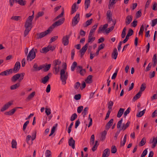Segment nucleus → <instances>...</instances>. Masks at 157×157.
<instances>
[{"label":"nucleus","mask_w":157,"mask_h":157,"mask_svg":"<svg viewBox=\"0 0 157 157\" xmlns=\"http://www.w3.org/2000/svg\"><path fill=\"white\" fill-rule=\"evenodd\" d=\"M146 88V84L144 83L141 85L139 92H140V93H142V92L144 91Z\"/></svg>","instance_id":"38"},{"label":"nucleus","mask_w":157,"mask_h":157,"mask_svg":"<svg viewBox=\"0 0 157 157\" xmlns=\"http://www.w3.org/2000/svg\"><path fill=\"white\" fill-rule=\"evenodd\" d=\"M83 106H79L77 108V112L78 113H80L83 109Z\"/></svg>","instance_id":"62"},{"label":"nucleus","mask_w":157,"mask_h":157,"mask_svg":"<svg viewBox=\"0 0 157 157\" xmlns=\"http://www.w3.org/2000/svg\"><path fill=\"white\" fill-rule=\"evenodd\" d=\"M113 102L111 101H110L109 102L108 108L110 109H111L112 108V106H113Z\"/></svg>","instance_id":"56"},{"label":"nucleus","mask_w":157,"mask_h":157,"mask_svg":"<svg viewBox=\"0 0 157 157\" xmlns=\"http://www.w3.org/2000/svg\"><path fill=\"white\" fill-rule=\"evenodd\" d=\"M66 68L67 65H65L63 68L61 70L60 72V78L63 85L66 84L68 76L67 72L66 71Z\"/></svg>","instance_id":"2"},{"label":"nucleus","mask_w":157,"mask_h":157,"mask_svg":"<svg viewBox=\"0 0 157 157\" xmlns=\"http://www.w3.org/2000/svg\"><path fill=\"white\" fill-rule=\"evenodd\" d=\"M29 123V121H27L24 124L23 128V131H25V130L27 126Z\"/></svg>","instance_id":"55"},{"label":"nucleus","mask_w":157,"mask_h":157,"mask_svg":"<svg viewBox=\"0 0 157 157\" xmlns=\"http://www.w3.org/2000/svg\"><path fill=\"white\" fill-rule=\"evenodd\" d=\"M142 94L140 92H139L133 98V100L134 101L136 100L137 99L139 98L141 96V95Z\"/></svg>","instance_id":"36"},{"label":"nucleus","mask_w":157,"mask_h":157,"mask_svg":"<svg viewBox=\"0 0 157 157\" xmlns=\"http://www.w3.org/2000/svg\"><path fill=\"white\" fill-rule=\"evenodd\" d=\"M113 26H112L110 27L109 28L105 30V32L106 33H109L114 29V26L116 23V21H113Z\"/></svg>","instance_id":"14"},{"label":"nucleus","mask_w":157,"mask_h":157,"mask_svg":"<svg viewBox=\"0 0 157 157\" xmlns=\"http://www.w3.org/2000/svg\"><path fill=\"white\" fill-rule=\"evenodd\" d=\"M12 147L13 148H16L17 143L16 141L14 140H13L11 142Z\"/></svg>","instance_id":"39"},{"label":"nucleus","mask_w":157,"mask_h":157,"mask_svg":"<svg viewBox=\"0 0 157 157\" xmlns=\"http://www.w3.org/2000/svg\"><path fill=\"white\" fill-rule=\"evenodd\" d=\"M61 63V62L59 59H55L53 62L52 66H60Z\"/></svg>","instance_id":"29"},{"label":"nucleus","mask_w":157,"mask_h":157,"mask_svg":"<svg viewBox=\"0 0 157 157\" xmlns=\"http://www.w3.org/2000/svg\"><path fill=\"white\" fill-rule=\"evenodd\" d=\"M124 110V109L123 108H120L117 114V117L119 118L121 117L122 115Z\"/></svg>","instance_id":"33"},{"label":"nucleus","mask_w":157,"mask_h":157,"mask_svg":"<svg viewBox=\"0 0 157 157\" xmlns=\"http://www.w3.org/2000/svg\"><path fill=\"white\" fill-rule=\"evenodd\" d=\"M21 18V17L20 16H13L11 18V19L16 21H17L20 20Z\"/></svg>","instance_id":"42"},{"label":"nucleus","mask_w":157,"mask_h":157,"mask_svg":"<svg viewBox=\"0 0 157 157\" xmlns=\"http://www.w3.org/2000/svg\"><path fill=\"white\" fill-rule=\"evenodd\" d=\"M36 49L32 48L30 51L27 57V60L30 61L32 60L36 57V52H37Z\"/></svg>","instance_id":"3"},{"label":"nucleus","mask_w":157,"mask_h":157,"mask_svg":"<svg viewBox=\"0 0 157 157\" xmlns=\"http://www.w3.org/2000/svg\"><path fill=\"white\" fill-rule=\"evenodd\" d=\"M146 109H144L142 111H140L138 113H137L136 116L138 117H142L145 113Z\"/></svg>","instance_id":"45"},{"label":"nucleus","mask_w":157,"mask_h":157,"mask_svg":"<svg viewBox=\"0 0 157 157\" xmlns=\"http://www.w3.org/2000/svg\"><path fill=\"white\" fill-rule=\"evenodd\" d=\"M90 2V0H85L84 5L85 10H87L89 7Z\"/></svg>","instance_id":"27"},{"label":"nucleus","mask_w":157,"mask_h":157,"mask_svg":"<svg viewBox=\"0 0 157 157\" xmlns=\"http://www.w3.org/2000/svg\"><path fill=\"white\" fill-rule=\"evenodd\" d=\"M144 30V25H142L140 28V31L139 32V35H142L143 34V31Z\"/></svg>","instance_id":"51"},{"label":"nucleus","mask_w":157,"mask_h":157,"mask_svg":"<svg viewBox=\"0 0 157 157\" xmlns=\"http://www.w3.org/2000/svg\"><path fill=\"white\" fill-rule=\"evenodd\" d=\"M132 20V17L131 15H129L126 17L125 19V24L128 25L130 24Z\"/></svg>","instance_id":"10"},{"label":"nucleus","mask_w":157,"mask_h":157,"mask_svg":"<svg viewBox=\"0 0 157 157\" xmlns=\"http://www.w3.org/2000/svg\"><path fill=\"white\" fill-rule=\"evenodd\" d=\"M116 0H110L109 4L108 5V8L109 9H112L113 6L116 3Z\"/></svg>","instance_id":"25"},{"label":"nucleus","mask_w":157,"mask_h":157,"mask_svg":"<svg viewBox=\"0 0 157 157\" xmlns=\"http://www.w3.org/2000/svg\"><path fill=\"white\" fill-rule=\"evenodd\" d=\"M9 72L7 70L4 71L0 73V75L4 76H7L9 75Z\"/></svg>","instance_id":"48"},{"label":"nucleus","mask_w":157,"mask_h":157,"mask_svg":"<svg viewBox=\"0 0 157 157\" xmlns=\"http://www.w3.org/2000/svg\"><path fill=\"white\" fill-rule=\"evenodd\" d=\"M75 141L73 140L72 137H71L68 140V144L69 146H71L73 149L75 148Z\"/></svg>","instance_id":"11"},{"label":"nucleus","mask_w":157,"mask_h":157,"mask_svg":"<svg viewBox=\"0 0 157 157\" xmlns=\"http://www.w3.org/2000/svg\"><path fill=\"white\" fill-rule=\"evenodd\" d=\"M118 70H116V71L113 74L112 77V79H115L117 75V72H118Z\"/></svg>","instance_id":"63"},{"label":"nucleus","mask_w":157,"mask_h":157,"mask_svg":"<svg viewBox=\"0 0 157 157\" xmlns=\"http://www.w3.org/2000/svg\"><path fill=\"white\" fill-rule=\"evenodd\" d=\"M35 92L34 91L32 92L30 95H29L26 99L27 101H29L31 100L34 97L35 94Z\"/></svg>","instance_id":"31"},{"label":"nucleus","mask_w":157,"mask_h":157,"mask_svg":"<svg viewBox=\"0 0 157 157\" xmlns=\"http://www.w3.org/2000/svg\"><path fill=\"white\" fill-rule=\"evenodd\" d=\"M52 31V28L50 27L47 30L44 32L37 33V39H41L50 33Z\"/></svg>","instance_id":"4"},{"label":"nucleus","mask_w":157,"mask_h":157,"mask_svg":"<svg viewBox=\"0 0 157 157\" xmlns=\"http://www.w3.org/2000/svg\"><path fill=\"white\" fill-rule=\"evenodd\" d=\"M77 117V115L76 113L73 114L71 117L70 120L71 121H73L75 120Z\"/></svg>","instance_id":"46"},{"label":"nucleus","mask_w":157,"mask_h":157,"mask_svg":"<svg viewBox=\"0 0 157 157\" xmlns=\"http://www.w3.org/2000/svg\"><path fill=\"white\" fill-rule=\"evenodd\" d=\"M80 85V84L79 82H76L74 88L75 89L77 90L78 88Z\"/></svg>","instance_id":"60"},{"label":"nucleus","mask_w":157,"mask_h":157,"mask_svg":"<svg viewBox=\"0 0 157 157\" xmlns=\"http://www.w3.org/2000/svg\"><path fill=\"white\" fill-rule=\"evenodd\" d=\"M77 70L79 72L80 74L82 76L84 75L86 73L85 70L82 69V67L81 66H77Z\"/></svg>","instance_id":"12"},{"label":"nucleus","mask_w":157,"mask_h":157,"mask_svg":"<svg viewBox=\"0 0 157 157\" xmlns=\"http://www.w3.org/2000/svg\"><path fill=\"white\" fill-rule=\"evenodd\" d=\"M157 116V109L155 110L152 113L151 117H155Z\"/></svg>","instance_id":"64"},{"label":"nucleus","mask_w":157,"mask_h":157,"mask_svg":"<svg viewBox=\"0 0 157 157\" xmlns=\"http://www.w3.org/2000/svg\"><path fill=\"white\" fill-rule=\"evenodd\" d=\"M130 123V121H128L125 125L124 124L122 128L121 129V130L123 129V130H125L129 125Z\"/></svg>","instance_id":"37"},{"label":"nucleus","mask_w":157,"mask_h":157,"mask_svg":"<svg viewBox=\"0 0 157 157\" xmlns=\"http://www.w3.org/2000/svg\"><path fill=\"white\" fill-rule=\"evenodd\" d=\"M89 45V44L88 43H86L85 44V45L82 47L80 51V52H85L88 46Z\"/></svg>","instance_id":"34"},{"label":"nucleus","mask_w":157,"mask_h":157,"mask_svg":"<svg viewBox=\"0 0 157 157\" xmlns=\"http://www.w3.org/2000/svg\"><path fill=\"white\" fill-rule=\"evenodd\" d=\"M107 17L108 19V21L109 22L112 21H113L112 18V14L111 11L110 10H108L107 12Z\"/></svg>","instance_id":"16"},{"label":"nucleus","mask_w":157,"mask_h":157,"mask_svg":"<svg viewBox=\"0 0 157 157\" xmlns=\"http://www.w3.org/2000/svg\"><path fill=\"white\" fill-rule=\"evenodd\" d=\"M92 75H89L85 80L86 82L89 84L91 83L92 82Z\"/></svg>","instance_id":"26"},{"label":"nucleus","mask_w":157,"mask_h":157,"mask_svg":"<svg viewBox=\"0 0 157 157\" xmlns=\"http://www.w3.org/2000/svg\"><path fill=\"white\" fill-rule=\"evenodd\" d=\"M93 20L92 18L88 20L86 22L83 24L84 27H86L87 26L91 24L92 23V21Z\"/></svg>","instance_id":"24"},{"label":"nucleus","mask_w":157,"mask_h":157,"mask_svg":"<svg viewBox=\"0 0 157 157\" xmlns=\"http://www.w3.org/2000/svg\"><path fill=\"white\" fill-rule=\"evenodd\" d=\"M118 52L117 49L115 48L114 49L112 55V57L115 59H117L118 55Z\"/></svg>","instance_id":"20"},{"label":"nucleus","mask_w":157,"mask_h":157,"mask_svg":"<svg viewBox=\"0 0 157 157\" xmlns=\"http://www.w3.org/2000/svg\"><path fill=\"white\" fill-rule=\"evenodd\" d=\"M147 148L146 149L143 151L142 154L141 155V157H144L147 155Z\"/></svg>","instance_id":"52"},{"label":"nucleus","mask_w":157,"mask_h":157,"mask_svg":"<svg viewBox=\"0 0 157 157\" xmlns=\"http://www.w3.org/2000/svg\"><path fill=\"white\" fill-rule=\"evenodd\" d=\"M46 64V65H42L44 67V69H43V71L44 72H46L48 71L50 68V67L51 66V64Z\"/></svg>","instance_id":"28"},{"label":"nucleus","mask_w":157,"mask_h":157,"mask_svg":"<svg viewBox=\"0 0 157 157\" xmlns=\"http://www.w3.org/2000/svg\"><path fill=\"white\" fill-rule=\"evenodd\" d=\"M95 37H93V35H92V34H89L88 43H92L95 40Z\"/></svg>","instance_id":"21"},{"label":"nucleus","mask_w":157,"mask_h":157,"mask_svg":"<svg viewBox=\"0 0 157 157\" xmlns=\"http://www.w3.org/2000/svg\"><path fill=\"white\" fill-rule=\"evenodd\" d=\"M122 119H121L120 121H118L117 124V128H119L121 127L122 123Z\"/></svg>","instance_id":"58"},{"label":"nucleus","mask_w":157,"mask_h":157,"mask_svg":"<svg viewBox=\"0 0 157 157\" xmlns=\"http://www.w3.org/2000/svg\"><path fill=\"white\" fill-rule=\"evenodd\" d=\"M53 66V72L55 75L57 74L59 71L60 66Z\"/></svg>","instance_id":"19"},{"label":"nucleus","mask_w":157,"mask_h":157,"mask_svg":"<svg viewBox=\"0 0 157 157\" xmlns=\"http://www.w3.org/2000/svg\"><path fill=\"white\" fill-rule=\"evenodd\" d=\"M33 20V16H29L27 18L25 24V29L24 33V36L25 37L29 33L32 28V21Z\"/></svg>","instance_id":"1"},{"label":"nucleus","mask_w":157,"mask_h":157,"mask_svg":"<svg viewBox=\"0 0 157 157\" xmlns=\"http://www.w3.org/2000/svg\"><path fill=\"white\" fill-rule=\"evenodd\" d=\"M111 152L113 153H115L117 151L116 148L115 146H113L111 148Z\"/></svg>","instance_id":"59"},{"label":"nucleus","mask_w":157,"mask_h":157,"mask_svg":"<svg viewBox=\"0 0 157 157\" xmlns=\"http://www.w3.org/2000/svg\"><path fill=\"white\" fill-rule=\"evenodd\" d=\"M77 63L76 62L74 61L73 62L71 67V71H73L75 70V68L77 66Z\"/></svg>","instance_id":"44"},{"label":"nucleus","mask_w":157,"mask_h":157,"mask_svg":"<svg viewBox=\"0 0 157 157\" xmlns=\"http://www.w3.org/2000/svg\"><path fill=\"white\" fill-rule=\"evenodd\" d=\"M81 95L80 94H76L74 96V98L76 100H78L81 99Z\"/></svg>","instance_id":"57"},{"label":"nucleus","mask_w":157,"mask_h":157,"mask_svg":"<svg viewBox=\"0 0 157 157\" xmlns=\"http://www.w3.org/2000/svg\"><path fill=\"white\" fill-rule=\"evenodd\" d=\"M64 20L65 19L64 18L60 19L53 23L52 26L54 27H55L60 25L63 23Z\"/></svg>","instance_id":"7"},{"label":"nucleus","mask_w":157,"mask_h":157,"mask_svg":"<svg viewBox=\"0 0 157 157\" xmlns=\"http://www.w3.org/2000/svg\"><path fill=\"white\" fill-rule=\"evenodd\" d=\"M76 3H75L72 6L71 11V14H73L76 11Z\"/></svg>","instance_id":"32"},{"label":"nucleus","mask_w":157,"mask_h":157,"mask_svg":"<svg viewBox=\"0 0 157 157\" xmlns=\"http://www.w3.org/2000/svg\"><path fill=\"white\" fill-rule=\"evenodd\" d=\"M55 49V47L54 46L48 45L47 47H44L42 49L40 50V52L41 53H46L50 50L53 51Z\"/></svg>","instance_id":"5"},{"label":"nucleus","mask_w":157,"mask_h":157,"mask_svg":"<svg viewBox=\"0 0 157 157\" xmlns=\"http://www.w3.org/2000/svg\"><path fill=\"white\" fill-rule=\"evenodd\" d=\"M130 110L131 108L130 107L128 108L124 113V117H125L127 115L130 113Z\"/></svg>","instance_id":"50"},{"label":"nucleus","mask_w":157,"mask_h":157,"mask_svg":"<svg viewBox=\"0 0 157 157\" xmlns=\"http://www.w3.org/2000/svg\"><path fill=\"white\" fill-rule=\"evenodd\" d=\"M64 13V11L63 9V11L62 13L54 19V20H57L59 19V18L62 17Z\"/></svg>","instance_id":"47"},{"label":"nucleus","mask_w":157,"mask_h":157,"mask_svg":"<svg viewBox=\"0 0 157 157\" xmlns=\"http://www.w3.org/2000/svg\"><path fill=\"white\" fill-rule=\"evenodd\" d=\"M20 86L19 83H17L16 84L11 86L10 87V89L11 90H14L17 89Z\"/></svg>","instance_id":"30"},{"label":"nucleus","mask_w":157,"mask_h":157,"mask_svg":"<svg viewBox=\"0 0 157 157\" xmlns=\"http://www.w3.org/2000/svg\"><path fill=\"white\" fill-rule=\"evenodd\" d=\"M21 67L20 63L19 62H17L13 69V72L16 73L20 69Z\"/></svg>","instance_id":"8"},{"label":"nucleus","mask_w":157,"mask_h":157,"mask_svg":"<svg viewBox=\"0 0 157 157\" xmlns=\"http://www.w3.org/2000/svg\"><path fill=\"white\" fill-rule=\"evenodd\" d=\"M88 110V108L87 107H86L84 108L83 111L82 113V115L83 117H84L85 116V115L87 114Z\"/></svg>","instance_id":"43"},{"label":"nucleus","mask_w":157,"mask_h":157,"mask_svg":"<svg viewBox=\"0 0 157 157\" xmlns=\"http://www.w3.org/2000/svg\"><path fill=\"white\" fill-rule=\"evenodd\" d=\"M109 150L108 148L105 149L103 151L102 154V157H106L108 156L109 155Z\"/></svg>","instance_id":"22"},{"label":"nucleus","mask_w":157,"mask_h":157,"mask_svg":"<svg viewBox=\"0 0 157 157\" xmlns=\"http://www.w3.org/2000/svg\"><path fill=\"white\" fill-rule=\"evenodd\" d=\"M13 104L12 101H9L7 103L5 104L4 106L1 109V111L3 112L7 109Z\"/></svg>","instance_id":"9"},{"label":"nucleus","mask_w":157,"mask_h":157,"mask_svg":"<svg viewBox=\"0 0 157 157\" xmlns=\"http://www.w3.org/2000/svg\"><path fill=\"white\" fill-rule=\"evenodd\" d=\"M45 112L47 115H49L51 113V110L50 108H45Z\"/></svg>","instance_id":"54"},{"label":"nucleus","mask_w":157,"mask_h":157,"mask_svg":"<svg viewBox=\"0 0 157 157\" xmlns=\"http://www.w3.org/2000/svg\"><path fill=\"white\" fill-rule=\"evenodd\" d=\"M152 138V141H151V140L150 142V143H153L152 147L154 148L155 147L157 143V137L155 138V137H153Z\"/></svg>","instance_id":"18"},{"label":"nucleus","mask_w":157,"mask_h":157,"mask_svg":"<svg viewBox=\"0 0 157 157\" xmlns=\"http://www.w3.org/2000/svg\"><path fill=\"white\" fill-rule=\"evenodd\" d=\"M21 76V74H17L13 75L12 78L11 80L13 82H15L19 78H20Z\"/></svg>","instance_id":"17"},{"label":"nucleus","mask_w":157,"mask_h":157,"mask_svg":"<svg viewBox=\"0 0 157 157\" xmlns=\"http://www.w3.org/2000/svg\"><path fill=\"white\" fill-rule=\"evenodd\" d=\"M157 24V18L151 21V26L152 27L154 26Z\"/></svg>","instance_id":"49"},{"label":"nucleus","mask_w":157,"mask_h":157,"mask_svg":"<svg viewBox=\"0 0 157 157\" xmlns=\"http://www.w3.org/2000/svg\"><path fill=\"white\" fill-rule=\"evenodd\" d=\"M80 20V14L77 13L75 16L72 20V25L74 26L76 25L78 22Z\"/></svg>","instance_id":"6"},{"label":"nucleus","mask_w":157,"mask_h":157,"mask_svg":"<svg viewBox=\"0 0 157 157\" xmlns=\"http://www.w3.org/2000/svg\"><path fill=\"white\" fill-rule=\"evenodd\" d=\"M133 30L132 29H130L129 30L128 33L127 35V36H128L129 37L130 36H131L132 35V34H133Z\"/></svg>","instance_id":"53"},{"label":"nucleus","mask_w":157,"mask_h":157,"mask_svg":"<svg viewBox=\"0 0 157 157\" xmlns=\"http://www.w3.org/2000/svg\"><path fill=\"white\" fill-rule=\"evenodd\" d=\"M69 38L67 36H64L62 39V42L65 46L67 45L69 42Z\"/></svg>","instance_id":"13"},{"label":"nucleus","mask_w":157,"mask_h":157,"mask_svg":"<svg viewBox=\"0 0 157 157\" xmlns=\"http://www.w3.org/2000/svg\"><path fill=\"white\" fill-rule=\"evenodd\" d=\"M107 134V132L104 130L101 133V139L102 140H104L105 139V136Z\"/></svg>","instance_id":"41"},{"label":"nucleus","mask_w":157,"mask_h":157,"mask_svg":"<svg viewBox=\"0 0 157 157\" xmlns=\"http://www.w3.org/2000/svg\"><path fill=\"white\" fill-rule=\"evenodd\" d=\"M146 143V139L145 137L143 138L141 140V141L140 144L139 145L140 146H144Z\"/></svg>","instance_id":"40"},{"label":"nucleus","mask_w":157,"mask_h":157,"mask_svg":"<svg viewBox=\"0 0 157 157\" xmlns=\"http://www.w3.org/2000/svg\"><path fill=\"white\" fill-rule=\"evenodd\" d=\"M50 74L49 73L47 75L45 76L41 79V82L44 84L46 83L49 79V75Z\"/></svg>","instance_id":"15"},{"label":"nucleus","mask_w":157,"mask_h":157,"mask_svg":"<svg viewBox=\"0 0 157 157\" xmlns=\"http://www.w3.org/2000/svg\"><path fill=\"white\" fill-rule=\"evenodd\" d=\"M17 3L21 6H24L26 4V1L24 0H17Z\"/></svg>","instance_id":"35"},{"label":"nucleus","mask_w":157,"mask_h":157,"mask_svg":"<svg viewBox=\"0 0 157 157\" xmlns=\"http://www.w3.org/2000/svg\"><path fill=\"white\" fill-rule=\"evenodd\" d=\"M113 119H111L105 125V128L106 129H109L111 126L112 125L113 123Z\"/></svg>","instance_id":"23"},{"label":"nucleus","mask_w":157,"mask_h":157,"mask_svg":"<svg viewBox=\"0 0 157 157\" xmlns=\"http://www.w3.org/2000/svg\"><path fill=\"white\" fill-rule=\"evenodd\" d=\"M44 13L43 11L39 12L38 13L37 15L36 16V18L37 19V18H38V17H39L42 16L44 15Z\"/></svg>","instance_id":"61"}]
</instances>
